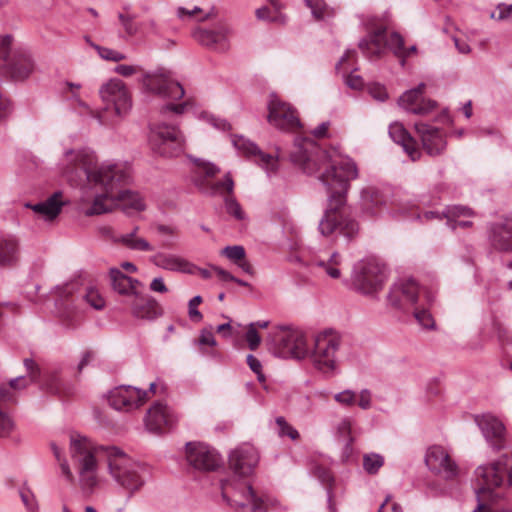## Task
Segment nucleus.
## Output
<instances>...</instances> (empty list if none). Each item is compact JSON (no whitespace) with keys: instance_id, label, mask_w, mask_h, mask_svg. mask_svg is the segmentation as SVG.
Wrapping results in <instances>:
<instances>
[{"instance_id":"a19ab883","label":"nucleus","mask_w":512,"mask_h":512,"mask_svg":"<svg viewBox=\"0 0 512 512\" xmlns=\"http://www.w3.org/2000/svg\"><path fill=\"white\" fill-rule=\"evenodd\" d=\"M224 204L227 213L233 216L235 219L240 221L245 218V213L243 212L238 201L233 197V194L230 196H225Z\"/></svg>"},{"instance_id":"393cba45","label":"nucleus","mask_w":512,"mask_h":512,"mask_svg":"<svg viewBox=\"0 0 512 512\" xmlns=\"http://www.w3.org/2000/svg\"><path fill=\"white\" fill-rule=\"evenodd\" d=\"M478 425L494 449L500 450L505 447V427L500 420L492 415H484L478 420Z\"/></svg>"},{"instance_id":"cd10ccee","label":"nucleus","mask_w":512,"mask_h":512,"mask_svg":"<svg viewBox=\"0 0 512 512\" xmlns=\"http://www.w3.org/2000/svg\"><path fill=\"white\" fill-rule=\"evenodd\" d=\"M109 276L112 289L125 297V300H131L139 292L138 287L142 286L139 280L127 276L117 268H111Z\"/></svg>"},{"instance_id":"6ab92c4d","label":"nucleus","mask_w":512,"mask_h":512,"mask_svg":"<svg viewBox=\"0 0 512 512\" xmlns=\"http://www.w3.org/2000/svg\"><path fill=\"white\" fill-rule=\"evenodd\" d=\"M231 29L227 24L221 23L215 30L198 28L193 37L201 45L217 52H226L229 49L228 35Z\"/></svg>"},{"instance_id":"5701e85b","label":"nucleus","mask_w":512,"mask_h":512,"mask_svg":"<svg viewBox=\"0 0 512 512\" xmlns=\"http://www.w3.org/2000/svg\"><path fill=\"white\" fill-rule=\"evenodd\" d=\"M34 67V61L30 54L22 51H14L9 61L2 66V70L13 80L22 81L32 74Z\"/></svg>"},{"instance_id":"dca6fc26","label":"nucleus","mask_w":512,"mask_h":512,"mask_svg":"<svg viewBox=\"0 0 512 512\" xmlns=\"http://www.w3.org/2000/svg\"><path fill=\"white\" fill-rule=\"evenodd\" d=\"M419 286L413 279H400L395 282L388 293L389 304L398 310H406L417 303Z\"/></svg>"},{"instance_id":"3c124183","label":"nucleus","mask_w":512,"mask_h":512,"mask_svg":"<svg viewBox=\"0 0 512 512\" xmlns=\"http://www.w3.org/2000/svg\"><path fill=\"white\" fill-rule=\"evenodd\" d=\"M414 317L417 322L426 329H432L435 325L434 319L428 310L415 307Z\"/></svg>"},{"instance_id":"ddd939ff","label":"nucleus","mask_w":512,"mask_h":512,"mask_svg":"<svg viewBox=\"0 0 512 512\" xmlns=\"http://www.w3.org/2000/svg\"><path fill=\"white\" fill-rule=\"evenodd\" d=\"M186 459L193 468L200 471H214L222 464V458L216 450L199 442L186 444Z\"/></svg>"},{"instance_id":"37998d69","label":"nucleus","mask_w":512,"mask_h":512,"mask_svg":"<svg viewBox=\"0 0 512 512\" xmlns=\"http://www.w3.org/2000/svg\"><path fill=\"white\" fill-rule=\"evenodd\" d=\"M84 299L91 307L96 310H102L105 307L104 298L95 288H88L84 295Z\"/></svg>"},{"instance_id":"20e7f679","label":"nucleus","mask_w":512,"mask_h":512,"mask_svg":"<svg viewBox=\"0 0 512 512\" xmlns=\"http://www.w3.org/2000/svg\"><path fill=\"white\" fill-rule=\"evenodd\" d=\"M259 461L256 449L242 445L229 455L232 476L221 481L222 497L235 512H267L269 500L258 496L248 477Z\"/></svg>"},{"instance_id":"f257e3e1","label":"nucleus","mask_w":512,"mask_h":512,"mask_svg":"<svg viewBox=\"0 0 512 512\" xmlns=\"http://www.w3.org/2000/svg\"><path fill=\"white\" fill-rule=\"evenodd\" d=\"M290 157L305 173L317 174L329 194L328 205L318 224L319 233L324 237L343 236L348 241L355 239L359 224L346 206L350 181L358 177L355 162L349 158L332 162L328 153L312 141L297 146Z\"/></svg>"},{"instance_id":"b1692460","label":"nucleus","mask_w":512,"mask_h":512,"mask_svg":"<svg viewBox=\"0 0 512 512\" xmlns=\"http://www.w3.org/2000/svg\"><path fill=\"white\" fill-rule=\"evenodd\" d=\"M491 246L501 252L512 251V216L493 223L489 229Z\"/></svg>"},{"instance_id":"09e8293b","label":"nucleus","mask_w":512,"mask_h":512,"mask_svg":"<svg viewBox=\"0 0 512 512\" xmlns=\"http://www.w3.org/2000/svg\"><path fill=\"white\" fill-rule=\"evenodd\" d=\"M490 18L497 21L512 20V4H498L496 9L491 12Z\"/></svg>"},{"instance_id":"4468645a","label":"nucleus","mask_w":512,"mask_h":512,"mask_svg":"<svg viewBox=\"0 0 512 512\" xmlns=\"http://www.w3.org/2000/svg\"><path fill=\"white\" fill-rule=\"evenodd\" d=\"M148 399V392L130 385L115 387L109 392L108 403L118 411H131Z\"/></svg>"},{"instance_id":"4c0bfd02","label":"nucleus","mask_w":512,"mask_h":512,"mask_svg":"<svg viewBox=\"0 0 512 512\" xmlns=\"http://www.w3.org/2000/svg\"><path fill=\"white\" fill-rule=\"evenodd\" d=\"M15 429V422L4 408L0 406V437L7 438Z\"/></svg>"},{"instance_id":"72a5a7b5","label":"nucleus","mask_w":512,"mask_h":512,"mask_svg":"<svg viewBox=\"0 0 512 512\" xmlns=\"http://www.w3.org/2000/svg\"><path fill=\"white\" fill-rule=\"evenodd\" d=\"M361 201L363 209L370 215H374V208L381 205L384 202V198L376 188L368 187L362 190Z\"/></svg>"},{"instance_id":"c85d7f7f","label":"nucleus","mask_w":512,"mask_h":512,"mask_svg":"<svg viewBox=\"0 0 512 512\" xmlns=\"http://www.w3.org/2000/svg\"><path fill=\"white\" fill-rule=\"evenodd\" d=\"M62 197V192L56 191L46 200L36 204L26 203L25 207L30 208L34 213L40 215L45 220L52 221L61 213L65 205V202L62 201Z\"/></svg>"},{"instance_id":"a18cd8bd","label":"nucleus","mask_w":512,"mask_h":512,"mask_svg":"<svg viewBox=\"0 0 512 512\" xmlns=\"http://www.w3.org/2000/svg\"><path fill=\"white\" fill-rule=\"evenodd\" d=\"M17 403V394L16 392L8 386L6 383L0 384V406L2 408H6L9 404Z\"/></svg>"},{"instance_id":"603ef678","label":"nucleus","mask_w":512,"mask_h":512,"mask_svg":"<svg viewBox=\"0 0 512 512\" xmlns=\"http://www.w3.org/2000/svg\"><path fill=\"white\" fill-rule=\"evenodd\" d=\"M23 364L26 368L30 382H39L41 377V369L39 365L32 358H25Z\"/></svg>"},{"instance_id":"423d86ee","label":"nucleus","mask_w":512,"mask_h":512,"mask_svg":"<svg viewBox=\"0 0 512 512\" xmlns=\"http://www.w3.org/2000/svg\"><path fill=\"white\" fill-rule=\"evenodd\" d=\"M388 278L387 268L375 259L360 261L354 268L352 285L360 293L374 295L383 289Z\"/></svg>"},{"instance_id":"7ed1b4c3","label":"nucleus","mask_w":512,"mask_h":512,"mask_svg":"<svg viewBox=\"0 0 512 512\" xmlns=\"http://www.w3.org/2000/svg\"><path fill=\"white\" fill-rule=\"evenodd\" d=\"M69 452L79 475V485L87 494H91L98 485L96 455L100 452L106 456L109 474L129 496L138 492L149 476V469L145 464L132 460L120 448L95 446L84 436L71 435Z\"/></svg>"},{"instance_id":"2eb2a0df","label":"nucleus","mask_w":512,"mask_h":512,"mask_svg":"<svg viewBox=\"0 0 512 512\" xmlns=\"http://www.w3.org/2000/svg\"><path fill=\"white\" fill-rule=\"evenodd\" d=\"M99 94L103 102L113 105L119 116L126 114L132 106L130 93L120 79H111L102 85Z\"/></svg>"},{"instance_id":"e433bc0d","label":"nucleus","mask_w":512,"mask_h":512,"mask_svg":"<svg viewBox=\"0 0 512 512\" xmlns=\"http://www.w3.org/2000/svg\"><path fill=\"white\" fill-rule=\"evenodd\" d=\"M383 465L384 458L380 454L370 453L363 456V468L370 475L377 474Z\"/></svg>"},{"instance_id":"9b49d317","label":"nucleus","mask_w":512,"mask_h":512,"mask_svg":"<svg viewBox=\"0 0 512 512\" xmlns=\"http://www.w3.org/2000/svg\"><path fill=\"white\" fill-rule=\"evenodd\" d=\"M340 342V336L333 331H325L316 336L311 357L318 370L323 372L334 370L335 355Z\"/></svg>"},{"instance_id":"c9c22d12","label":"nucleus","mask_w":512,"mask_h":512,"mask_svg":"<svg viewBox=\"0 0 512 512\" xmlns=\"http://www.w3.org/2000/svg\"><path fill=\"white\" fill-rule=\"evenodd\" d=\"M304 2L316 20H322L333 15V11L324 0H304Z\"/></svg>"},{"instance_id":"ea45409f","label":"nucleus","mask_w":512,"mask_h":512,"mask_svg":"<svg viewBox=\"0 0 512 512\" xmlns=\"http://www.w3.org/2000/svg\"><path fill=\"white\" fill-rule=\"evenodd\" d=\"M51 448H52L55 458L60 463V468H61V472H62L63 476H65L66 480L69 483H74L75 477L69 467L67 460L65 458L61 457V451H60L59 447L55 443H52Z\"/></svg>"},{"instance_id":"a878e982","label":"nucleus","mask_w":512,"mask_h":512,"mask_svg":"<svg viewBox=\"0 0 512 512\" xmlns=\"http://www.w3.org/2000/svg\"><path fill=\"white\" fill-rule=\"evenodd\" d=\"M150 261L164 270L186 274L196 273V266L194 264L175 254L158 252L151 256Z\"/></svg>"},{"instance_id":"864d4df0","label":"nucleus","mask_w":512,"mask_h":512,"mask_svg":"<svg viewBox=\"0 0 512 512\" xmlns=\"http://www.w3.org/2000/svg\"><path fill=\"white\" fill-rule=\"evenodd\" d=\"M245 339L250 350L255 351L259 347L261 343V337L257 332L254 323H250L248 325L247 332L245 334Z\"/></svg>"},{"instance_id":"0e129e2a","label":"nucleus","mask_w":512,"mask_h":512,"mask_svg":"<svg viewBox=\"0 0 512 512\" xmlns=\"http://www.w3.org/2000/svg\"><path fill=\"white\" fill-rule=\"evenodd\" d=\"M346 84L352 89H361L364 85V81L361 76L350 73L346 77Z\"/></svg>"},{"instance_id":"2f4dec72","label":"nucleus","mask_w":512,"mask_h":512,"mask_svg":"<svg viewBox=\"0 0 512 512\" xmlns=\"http://www.w3.org/2000/svg\"><path fill=\"white\" fill-rule=\"evenodd\" d=\"M19 241L14 236L0 237V267H12L19 261Z\"/></svg>"},{"instance_id":"bb28decb","label":"nucleus","mask_w":512,"mask_h":512,"mask_svg":"<svg viewBox=\"0 0 512 512\" xmlns=\"http://www.w3.org/2000/svg\"><path fill=\"white\" fill-rule=\"evenodd\" d=\"M174 423L173 416L168 407L162 402H155L147 412L145 424L149 431L161 433L165 427H171Z\"/></svg>"},{"instance_id":"f3484780","label":"nucleus","mask_w":512,"mask_h":512,"mask_svg":"<svg viewBox=\"0 0 512 512\" xmlns=\"http://www.w3.org/2000/svg\"><path fill=\"white\" fill-rule=\"evenodd\" d=\"M144 86L151 92L173 100L181 99L184 94V88L179 82L172 80L165 73L145 74L143 79Z\"/></svg>"},{"instance_id":"f704fd0d","label":"nucleus","mask_w":512,"mask_h":512,"mask_svg":"<svg viewBox=\"0 0 512 512\" xmlns=\"http://www.w3.org/2000/svg\"><path fill=\"white\" fill-rule=\"evenodd\" d=\"M385 45L393 51L395 56L401 58V63L404 65L405 59L409 57V52L404 46L403 37L399 33L393 32L389 38L386 37Z\"/></svg>"},{"instance_id":"6e6d98bb","label":"nucleus","mask_w":512,"mask_h":512,"mask_svg":"<svg viewBox=\"0 0 512 512\" xmlns=\"http://www.w3.org/2000/svg\"><path fill=\"white\" fill-rule=\"evenodd\" d=\"M189 106H191L190 100H185L184 102L179 104L171 103L163 106L161 109V113L165 115L166 113L173 112L175 114L180 115L183 114Z\"/></svg>"},{"instance_id":"58836bf2","label":"nucleus","mask_w":512,"mask_h":512,"mask_svg":"<svg viewBox=\"0 0 512 512\" xmlns=\"http://www.w3.org/2000/svg\"><path fill=\"white\" fill-rule=\"evenodd\" d=\"M474 212L466 206L454 205L447 207L445 216L447 218V224L452 223L453 220H458L460 217H471Z\"/></svg>"},{"instance_id":"f8f14e48","label":"nucleus","mask_w":512,"mask_h":512,"mask_svg":"<svg viewBox=\"0 0 512 512\" xmlns=\"http://www.w3.org/2000/svg\"><path fill=\"white\" fill-rule=\"evenodd\" d=\"M425 463L431 472L445 480H455L459 476L457 463L440 445H433L428 448Z\"/></svg>"},{"instance_id":"0eeeda50","label":"nucleus","mask_w":512,"mask_h":512,"mask_svg":"<svg viewBox=\"0 0 512 512\" xmlns=\"http://www.w3.org/2000/svg\"><path fill=\"white\" fill-rule=\"evenodd\" d=\"M274 353L282 358L303 359L309 353L305 335L298 329L279 326L271 335Z\"/></svg>"},{"instance_id":"338daca9","label":"nucleus","mask_w":512,"mask_h":512,"mask_svg":"<svg viewBox=\"0 0 512 512\" xmlns=\"http://www.w3.org/2000/svg\"><path fill=\"white\" fill-rule=\"evenodd\" d=\"M359 407L366 410L371 407V393L367 389H363L359 395Z\"/></svg>"},{"instance_id":"aec40b11","label":"nucleus","mask_w":512,"mask_h":512,"mask_svg":"<svg viewBox=\"0 0 512 512\" xmlns=\"http://www.w3.org/2000/svg\"><path fill=\"white\" fill-rule=\"evenodd\" d=\"M424 89L425 84L420 83L417 87L404 92L399 98V105L417 115H425L433 111L437 103L434 100L423 98Z\"/></svg>"},{"instance_id":"bf43d9fd","label":"nucleus","mask_w":512,"mask_h":512,"mask_svg":"<svg viewBox=\"0 0 512 512\" xmlns=\"http://www.w3.org/2000/svg\"><path fill=\"white\" fill-rule=\"evenodd\" d=\"M198 344L199 345H208V346H215L216 345V339L214 337V334L212 332V327L204 328L200 332V336L198 338Z\"/></svg>"},{"instance_id":"4d7b16f0","label":"nucleus","mask_w":512,"mask_h":512,"mask_svg":"<svg viewBox=\"0 0 512 512\" xmlns=\"http://www.w3.org/2000/svg\"><path fill=\"white\" fill-rule=\"evenodd\" d=\"M20 497L23 504L29 511L34 512L37 509L35 497L28 488H22L20 490Z\"/></svg>"},{"instance_id":"412c9836","label":"nucleus","mask_w":512,"mask_h":512,"mask_svg":"<svg viewBox=\"0 0 512 512\" xmlns=\"http://www.w3.org/2000/svg\"><path fill=\"white\" fill-rule=\"evenodd\" d=\"M415 130L419 134L422 146L430 156L442 154L446 148V140L443 131L427 123H415Z\"/></svg>"},{"instance_id":"49530a36","label":"nucleus","mask_w":512,"mask_h":512,"mask_svg":"<svg viewBox=\"0 0 512 512\" xmlns=\"http://www.w3.org/2000/svg\"><path fill=\"white\" fill-rule=\"evenodd\" d=\"M129 237H119L118 241L133 250L139 251H152L153 247L150 245L148 241L143 238H136L133 241H130Z\"/></svg>"},{"instance_id":"4be33fe9","label":"nucleus","mask_w":512,"mask_h":512,"mask_svg":"<svg viewBox=\"0 0 512 512\" xmlns=\"http://www.w3.org/2000/svg\"><path fill=\"white\" fill-rule=\"evenodd\" d=\"M233 145L244 155L248 157H255V161L264 168L268 174L275 173L278 168V159L271 154L262 152L259 147L244 138L243 136H236L233 139Z\"/></svg>"},{"instance_id":"1a4fd4ad","label":"nucleus","mask_w":512,"mask_h":512,"mask_svg":"<svg viewBox=\"0 0 512 512\" xmlns=\"http://www.w3.org/2000/svg\"><path fill=\"white\" fill-rule=\"evenodd\" d=\"M150 143L158 154L174 157L183 151L184 139L177 127L159 124L151 129Z\"/></svg>"},{"instance_id":"473e14b6","label":"nucleus","mask_w":512,"mask_h":512,"mask_svg":"<svg viewBox=\"0 0 512 512\" xmlns=\"http://www.w3.org/2000/svg\"><path fill=\"white\" fill-rule=\"evenodd\" d=\"M342 257L338 252H333L327 260H316L315 267L323 271L332 279H339L341 276L340 265Z\"/></svg>"},{"instance_id":"774afa93","label":"nucleus","mask_w":512,"mask_h":512,"mask_svg":"<svg viewBox=\"0 0 512 512\" xmlns=\"http://www.w3.org/2000/svg\"><path fill=\"white\" fill-rule=\"evenodd\" d=\"M138 68L133 65L121 64L115 68V72L121 76L129 77L137 72Z\"/></svg>"},{"instance_id":"680f3d73","label":"nucleus","mask_w":512,"mask_h":512,"mask_svg":"<svg viewBox=\"0 0 512 512\" xmlns=\"http://www.w3.org/2000/svg\"><path fill=\"white\" fill-rule=\"evenodd\" d=\"M335 400L343 405H352L355 402V393L345 390L335 395Z\"/></svg>"},{"instance_id":"f03ea898","label":"nucleus","mask_w":512,"mask_h":512,"mask_svg":"<svg viewBox=\"0 0 512 512\" xmlns=\"http://www.w3.org/2000/svg\"><path fill=\"white\" fill-rule=\"evenodd\" d=\"M62 174L71 185L78 186L87 181L101 190V193L94 196L91 206L85 210L86 216L108 213L115 207L126 212L142 211L145 208L139 194L126 188L132 180L131 167L127 163L98 165L92 151L71 149L65 152Z\"/></svg>"},{"instance_id":"e2e57ef3","label":"nucleus","mask_w":512,"mask_h":512,"mask_svg":"<svg viewBox=\"0 0 512 512\" xmlns=\"http://www.w3.org/2000/svg\"><path fill=\"white\" fill-rule=\"evenodd\" d=\"M8 386H10L16 393L18 391L24 390L28 386V381L24 376H19L16 378L11 379L8 383Z\"/></svg>"},{"instance_id":"6e6552de","label":"nucleus","mask_w":512,"mask_h":512,"mask_svg":"<svg viewBox=\"0 0 512 512\" xmlns=\"http://www.w3.org/2000/svg\"><path fill=\"white\" fill-rule=\"evenodd\" d=\"M196 165L198 171L194 177V184L200 192L209 196L233 194L235 184L230 172H227L222 180L213 182L211 178L220 173V168L203 160H197Z\"/></svg>"},{"instance_id":"9d476101","label":"nucleus","mask_w":512,"mask_h":512,"mask_svg":"<svg viewBox=\"0 0 512 512\" xmlns=\"http://www.w3.org/2000/svg\"><path fill=\"white\" fill-rule=\"evenodd\" d=\"M267 108V121L275 128L286 132H295L301 128L297 110L276 94H270Z\"/></svg>"},{"instance_id":"c03bdc74","label":"nucleus","mask_w":512,"mask_h":512,"mask_svg":"<svg viewBox=\"0 0 512 512\" xmlns=\"http://www.w3.org/2000/svg\"><path fill=\"white\" fill-rule=\"evenodd\" d=\"M91 46L97 50L99 56L104 60L119 62L126 58V56L119 51L107 47H102L93 43H91Z\"/></svg>"},{"instance_id":"79ce46f5","label":"nucleus","mask_w":512,"mask_h":512,"mask_svg":"<svg viewBox=\"0 0 512 512\" xmlns=\"http://www.w3.org/2000/svg\"><path fill=\"white\" fill-rule=\"evenodd\" d=\"M221 255L237 264L239 261L246 257V251L241 245L226 246L224 249H222Z\"/></svg>"},{"instance_id":"39448f33","label":"nucleus","mask_w":512,"mask_h":512,"mask_svg":"<svg viewBox=\"0 0 512 512\" xmlns=\"http://www.w3.org/2000/svg\"><path fill=\"white\" fill-rule=\"evenodd\" d=\"M476 494L490 493L494 488L506 483L512 485V453L503 454L500 459L490 465H481L475 470Z\"/></svg>"},{"instance_id":"7c9ffc66","label":"nucleus","mask_w":512,"mask_h":512,"mask_svg":"<svg viewBox=\"0 0 512 512\" xmlns=\"http://www.w3.org/2000/svg\"><path fill=\"white\" fill-rule=\"evenodd\" d=\"M389 135L392 140L401 145L412 161L420 158V151L414 138L408 133L401 123L395 122L389 126Z\"/></svg>"},{"instance_id":"de8ad7c7","label":"nucleus","mask_w":512,"mask_h":512,"mask_svg":"<svg viewBox=\"0 0 512 512\" xmlns=\"http://www.w3.org/2000/svg\"><path fill=\"white\" fill-rule=\"evenodd\" d=\"M13 37L11 35H0V61L2 62L1 67L9 61L12 54L11 45Z\"/></svg>"},{"instance_id":"a211bd4d","label":"nucleus","mask_w":512,"mask_h":512,"mask_svg":"<svg viewBox=\"0 0 512 512\" xmlns=\"http://www.w3.org/2000/svg\"><path fill=\"white\" fill-rule=\"evenodd\" d=\"M123 302L130 307L131 315L139 320L153 321L163 314L161 305L148 294L138 292L131 300Z\"/></svg>"},{"instance_id":"69168bd1","label":"nucleus","mask_w":512,"mask_h":512,"mask_svg":"<svg viewBox=\"0 0 512 512\" xmlns=\"http://www.w3.org/2000/svg\"><path fill=\"white\" fill-rule=\"evenodd\" d=\"M95 358V352L92 350H87L83 353V356L77 366V370L79 373L82 372V370L89 365Z\"/></svg>"},{"instance_id":"052dcab7","label":"nucleus","mask_w":512,"mask_h":512,"mask_svg":"<svg viewBox=\"0 0 512 512\" xmlns=\"http://www.w3.org/2000/svg\"><path fill=\"white\" fill-rule=\"evenodd\" d=\"M45 389L51 394L60 395L63 391V384L57 376H53L45 384Z\"/></svg>"},{"instance_id":"13d9d810","label":"nucleus","mask_w":512,"mask_h":512,"mask_svg":"<svg viewBox=\"0 0 512 512\" xmlns=\"http://www.w3.org/2000/svg\"><path fill=\"white\" fill-rule=\"evenodd\" d=\"M369 94L378 101H385L388 98L387 91L385 87L381 84H372L368 88Z\"/></svg>"},{"instance_id":"c756f323","label":"nucleus","mask_w":512,"mask_h":512,"mask_svg":"<svg viewBox=\"0 0 512 512\" xmlns=\"http://www.w3.org/2000/svg\"><path fill=\"white\" fill-rule=\"evenodd\" d=\"M386 32L387 30L384 26L377 27L371 31L365 38L360 40L358 45L360 50L369 58H379L386 48Z\"/></svg>"},{"instance_id":"8fccbe9b","label":"nucleus","mask_w":512,"mask_h":512,"mask_svg":"<svg viewBox=\"0 0 512 512\" xmlns=\"http://www.w3.org/2000/svg\"><path fill=\"white\" fill-rule=\"evenodd\" d=\"M276 424L278 425L280 436H282V437L287 436L291 440H297L299 438L298 431L294 427H292L290 424H288L286 422V420L284 419V417H282V416L277 417Z\"/></svg>"},{"instance_id":"5fc2aeb1","label":"nucleus","mask_w":512,"mask_h":512,"mask_svg":"<svg viewBox=\"0 0 512 512\" xmlns=\"http://www.w3.org/2000/svg\"><path fill=\"white\" fill-rule=\"evenodd\" d=\"M202 303V297L200 295L194 296L188 303V315L192 321L199 322L202 320V313L197 309V306Z\"/></svg>"}]
</instances>
